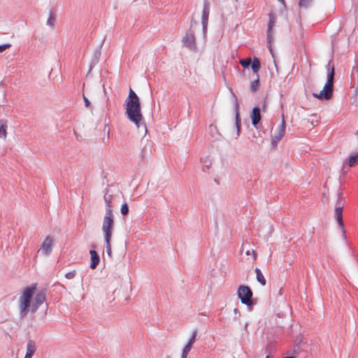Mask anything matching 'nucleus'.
<instances>
[{
	"label": "nucleus",
	"mask_w": 358,
	"mask_h": 358,
	"mask_svg": "<svg viewBox=\"0 0 358 358\" xmlns=\"http://www.w3.org/2000/svg\"><path fill=\"white\" fill-rule=\"evenodd\" d=\"M36 289V284H34L30 287L25 288L22 295L20 298V315L21 318L25 317L29 308L32 313H35L38 309L39 306L43 303L46 299V290L42 289L38 290L35 295L33 304L31 306V301L34 294Z\"/></svg>",
	"instance_id": "nucleus-1"
},
{
	"label": "nucleus",
	"mask_w": 358,
	"mask_h": 358,
	"mask_svg": "<svg viewBox=\"0 0 358 358\" xmlns=\"http://www.w3.org/2000/svg\"><path fill=\"white\" fill-rule=\"evenodd\" d=\"M125 103L126 114L128 119L134 122L138 128L142 126L143 128L146 130V126L141 113L140 99L131 88L129 89V96Z\"/></svg>",
	"instance_id": "nucleus-2"
},
{
	"label": "nucleus",
	"mask_w": 358,
	"mask_h": 358,
	"mask_svg": "<svg viewBox=\"0 0 358 358\" xmlns=\"http://www.w3.org/2000/svg\"><path fill=\"white\" fill-rule=\"evenodd\" d=\"M237 295L241 303L248 307H252L255 304L252 299L253 292L249 286L241 285L238 288Z\"/></svg>",
	"instance_id": "nucleus-3"
},
{
	"label": "nucleus",
	"mask_w": 358,
	"mask_h": 358,
	"mask_svg": "<svg viewBox=\"0 0 358 358\" xmlns=\"http://www.w3.org/2000/svg\"><path fill=\"white\" fill-rule=\"evenodd\" d=\"M114 224L115 220L113 212H106L102 225L104 237H112Z\"/></svg>",
	"instance_id": "nucleus-4"
},
{
	"label": "nucleus",
	"mask_w": 358,
	"mask_h": 358,
	"mask_svg": "<svg viewBox=\"0 0 358 358\" xmlns=\"http://www.w3.org/2000/svg\"><path fill=\"white\" fill-rule=\"evenodd\" d=\"M334 83L327 81L323 90L320 93H313V96L320 100H330L333 96Z\"/></svg>",
	"instance_id": "nucleus-5"
},
{
	"label": "nucleus",
	"mask_w": 358,
	"mask_h": 358,
	"mask_svg": "<svg viewBox=\"0 0 358 358\" xmlns=\"http://www.w3.org/2000/svg\"><path fill=\"white\" fill-rule=\"evenodd\" d=\"M334 83L327 81L323 90L320 93H313V96L320 100H330L333 96Z\"/></svg>",
	"instance_id": "nucleus-6"
},
{
	"label": "nucleus",
	"mask_w": 358,
	"mask_h": 358,
	"mask_svg": "<svg viewBox=\"0 0 358 358\" xmlns=\"http://www.w3.org/2000/svg\"><path fill=\"white\" fill-rule=\"evenodd\" d=\"M143 145L141 152V162L139 164H144L145 160H147L152 154V143L148 140H142L141 142Z\"/></svg>",
	"instance_id": "nucleus-7"
},
{
	"label": "nucleus",
	"mask_w": 358,
	"mask_h": 358,
	"mask_svg": "<svg viewBox=\"0 0 358 358\" xmlns=\"http://www.w3.org/2000/svg\"><path fill=\"white\" fill-rule=\"evenodd\" d=\"M285 128H286V122L285 120V116L282 114V122H281L280 125L279 126L278 133H277V134H275L273 136H272V138H271V145L273 148H275L277 146V144L280 141V140L285 136Z\"/></svg>",
	"instance_id": "nucleus-8"
},
{
	"label": "nucleus",
	"mask_w": 358,
	"mask_h": 358,
	"mask_svg": "<svg viewBox=\"0 0 358 358\" xmlns=\"http://www.w3.org/2000/svg\"><path fill=\"white\" fill-rule=\"evenodd\" d=\"M210 3L208 0H204L203 6L201 16V24L203 27V34L207 31V27L208 22V17L210 14Z\"/></svg>",
	"instance_id": "nucleus-9"
},
{
	"label": "nucleus",
	"mask_w": 358,
	"mask_h": 358,
	"mask_svg": "<svg viewBox=\"0 0 358 358\" xmlns=\"http://www.w3.org/2000/svg\"><path fill=\"white\" fill-rule=\"evenodd\" d=\"M182 42L189 50H194L196 49L194 32L192 29H189L187 31L185 36L182 38Z\"/></svg>",
	"instance_id": "nucleus-10"
},
{
	"label": "nucleus",
	"mask_w": 358,
	"mask_h": 358,
	"mask_svg": "<svg viewBox=\"0 0 358 358\" xmlns=\"http://www.w3.org/2000/svg\"><path fill=\"white\" fill-rule=\"evenodd\" d=\"M344 204L336 206L335 207V217L336 220L342 231L343 236L346 238L345 225L343 219V209Z\"/></svg>",
	"instance_id": "nucleus-11"
},
{
	"label": "nucleus",
	"mask_w": 358,
	"mask_h": 358,
	"mask_svg": "<svg viewBox=\"0 0 358 358\" xmlns=\"http://www.w3.org/2000/svg\"><path fill=\"white\" fill-rule=\"evenodd\" d=\"M250 119L252 124L257 129H259V123L262 119L261 110L259 106H255L252 108L250 113Z\"/></svg>",
	"instance_id": "nucleus-12"
},
{
	"label": "nucleus",
	"mask_w": 358,
	"mask_h": 358,
	"mask_svg": "<svg viewBox=\"0 0 358 358\" xmlns=\"http://www.w3.org/2000/svg\"><path fill=\"white\" fill-rule=\"evenodd\" d=\"M232 95L235 99V105H234L235 124H236V130H237V136H238L240 135L241 129V119L240 113H239V104H238V98H237L236 95L233 92H232Z\"/></svg>",
	"instance_id": "nucleus-13"
},
{
	"label": "nucleus",
	"mask_w": 358,
	"mask_h": 358,
	"mask_svg": "<svg viewBox=\"0 0 358 358\" xmlns=\"http://www.w3.org/2000/svg\"><path fill=\"white\" fill-rule=\"evenodd\" d=\"M53 243V238L51 236H48L41 245V250L43 255H49L52 252V246Z\"/></svg>",
	"instance_id": "nucleus-14"
},
{
	"label": "nucleus",
	"mask_w": 358,
	"mask_h": 358,
	"mask_svg": "<svg viewBox=\"0 0 358 358\" xmlns=\"http://www.w3.org/2000/svg\"><path fill=\"white\" fill-rule=\"evenodd\" d=\"M90 260H91L90 268L92 269H95L97 267V266L99 265V262H100L99 255L96 252V251H95L94 250H90Z\"/></svg>",
	"instance_id": "nucleus-15"
},
{
	"label": "nucleus",
	"mask_w": 358,
	"mask_h": 358,
	"mask_svg": "<svg viewBox=\"0 0 358 358\" xmlns=\"http://www.w3.org/2000/svg\"><path fill=\"white\" fill-rule=\"evenodd\" d=\"M36 350V343L34 341L29 340L27 345V352L24 357L31 358Z\"/></svg>",
	"instance_id": "nucleus-16"
},
{
	"label": "nucleus",
	"mask_w": 358,
	"mask_h": 358,
	"mask_svg": "<svg viewBox=\"0 0 358 358\" xmlns=\"http://www.w3.org/2000/svg\"><path fill=\"white\" fill-rule=\"evenodd\" d=\"M331 60L329 62L327 65L326 66V68L328 71L327 73V82L334 83V76H335V66L334 64H332L331 66Z\"/></svg>",
	"instance_id": "nucleus-17"
},
{
	"label": "nucleus",
	"mask_w": 358,
	"mask_h": 358,
	"mask_svg": "<svg viewBox=\"0 0 358 358\" xmlns=\"http://www.w3.org/2000/svg\"><path fill=\"white\" fill-rule=\"evenodd\" d=\"M107 192H108V190L106 189L104 197H103L104 201L106 203V212H108V210H109V212H113V210H112L113 206L111 205V203H112L113 196L111 194L108 195Z\"/></svg>",
	"instance_id": "nucleus-18"
},
{
	"label": "nucleus",
	"mask_w": 358,
	"mask_h": 358,
	"mask_svg": "<svg viewBox=\"0 0 358 358\" xmlns=\"http://www.w3.org/2000/svg\"><path fill=\"white\" fill-rule=\"evenodd\" d=\"M348 165L350 167H354L358 164V154L351 155L349 157L348 161L346 162L343 166Z\"/></svg>",
	"instance_id": "nucleus-19"
},
{
	"label": "nucleus",
	"mask_w": 358,
	"mask_h": 358,
	"mask_svg": "<svg viewBox=\"0 0 358 358\" xmlns=\"http://www.w3.org/2000/svg\"><path fill=\"white\" fill-rule=\"evenodd\" d=\"M273 34V31H271L270 33L266 31L267 48H268L271 54L272 55V57H274L273 50L271 45V43L274 39Z\"/></svg>",
	"instance_id": "nucleus-20"
},
{
	"label": "nucleus",
	"mask_w": 358,
	"mask_h": 358,
	"mask_svg": "<svg viewBox=\"0 0 358 358\" xmlns=\"http://www.w3.org/2000/svg\"><path fill=\"white\" fill-rule=\"evenodd\" d=\"M275 22V15L273 13H270L268 14V27H267V32L273 31V27Z\"/></svg>",
	"instance_id": "nucleus-21"
},
{
	"label": "nucleus",
	"mask_w": 358,
	"mask_h": 358,
	"mask_svg": "<svg viewBox=\"0 0 358 358\" xmlns=\"http://www.w3.org/2000/svg\"><path fill=\"white\" fill-rule=\"evenodd\" d=\"M255 271L256 273V278H257V280L262 285V286H264L266 285V280L263 275V273H262L261 270L258 268H256L255 269Z\"/></svg>",
	"instance_id": "nucleus-22"
},
{
	"label": "nucleus",
	"mask_w": 358,
	"mask_h": 358,
	"mask_svg": "<svg viewBox=\"0 0 358 358\" xmlns=\"http://www.w3.org/2000/svg\"><path fill=\"white\" fill-rule=\"evenodd\" d=\"M251 68L254 73H257L261 67L260 61L257 57H254L251 62Z\"/></svg>",
	"instance_id": "nucleus-23"
},
{
	"label": "nucleus",
	"mask_w": 358,
	"mask_h": 358,
	"mask_svg": "<svg viewBox=\"0 0 358 358\" xmlns=\"http://www.w3.org/2000/svg\"><path fill=\"white\" fill-rule=\"evenodd\" d=\"M56 20L55 15L52 9L50 10L49 17L47 20V24L50 27H54Z\"/></svg>",
	"instance_id": "nucleus-24"
},
{
	"label": "nucleus",
	"mask_w": 358,
	"mask_h": 358,
	"mask_svg": "<svg viewBox=\"0 0 358 358\" xmlns=\"http://www.w3.org/2000/svg\"><path fill=\"white\" fill-rule=\"evenodd\" d=\"M0 136H2L3 137V138H6V134H7V131H6V128H7V124H6V121H3V120H1L0 121Z\"/></svg>",
	"instance_id": "nucleus-25"
},
{
	"label": "nucleus",
	"mask_w": 358,
	"mask_h": 358,
	"mask_svg": "<svg viewBox=\"0 0 358 358\" xmlns=\"http://www.w3.org/2000/svg\"><path fill=\"white\" fill-rule=\"evenodd\" d=\"M111 238L112 237H109V238L104 237V241H105L106 248V252L110 257L111 256V254H112L111 244H110Z\"/></svg>",
	"instance_id": "nucleus-26"
},
{
	"label": "nucleus",
	"mask_w": 358,
	"mask_h": 358,
	"mask_svg": "<svg viewBox=\"0 0 358 358\" xmlns=\"http://www.w3.org/2000/svg\"><path fill=\"white\" fill-rule=\"evenodd\" d=\"M259 85V76H257V78L255 80H254L253 82H252V83L250 85V91L252 93H255L258 90Z\"/></svg>",
	"instance_id": "nucleus-27"
},
{
	"label": "nucleus",
	"mask_w": 358,
	"mask_h": 358,
	"mask_svg": "<svg viewBox=\"0 0 358 358\" xmlns=\"http://www.w3.org/2000/svg\"><path fill=\"white\" fill-rule=\"evenodd\" d=\"M201 162L203 164V166L207 169H209L212 165L211 160L208 157H204L201 158Z\"/></svg>",
	"instance_id": "nucleus-28"
},
{
	"label": "nucleus",
	"mask_w": 358,
	"mask_h": 358,
	"mask_svg": "<svg viewBox=\"0 0 358 358\" xmlns=\"http://www.w3.org/2000/svg\"><path fill=\"white\" fill-rule=\"evenodd\" d=\"M251 58L248 57L240 60V64L244 69L248 68L251 65Z\"/></svg>",
	"instance_id": "nucleus-29"
},
{
	"label": "nucleus",
	"mask_w": 358,
	"mask_h": 358,
	"mask_svg": "<svg viewBox=\"0 0 358 358\" xmlns=\"http://www.w3.org/2000/svg\"><path fill=\"white\" fill-rule=\"evenodd\" d=\"M192 345H190L189 344H186V345L184 347L183 350H182V355H181V358H186L187 356V354L189 353V352L192 349Z\"/></svg>",
	"instance_id": "nucleus-30"
},
{
	"label": "nucleus",
	"mask_w": 358,
	"mask_h": 358,
	"mask_svg": "<svg viewBox=\"0 0 358 358\" xmlns=\"http://www.w3.org/2000/svg\"><path fill=\"white\" fill-rule=\"evenodd\" d=\"M120 211L123 216L128 215L129 210V206L127 203H124L122 205Z\"/></svg>",
	"instance_id": "nucleus-31"
},
{
	"label": "nucleus",
	"mask_w": 358,
	"mask_h": 358,
	"mask_svg": "<svg viewBox=\"0 0 358 358\" xmlns=\"http://www.w3.org/2000/svg\"><path fill=\"white\" fill-rule=\"evenodd\" d=\"M196 335H197V330L195 329L192 332V335L191 338L189 339L187 344H189L190 345L192 346L193 344L194 343L195 341H196Z\"/></svg>",
	"instance_id": "nucleus-32"
},
{
	"label": "nucleus",
	"mask_w": 358,
	"mask_h": 358,
	"mask_svg": "<svg viewBox=\"0 0 358 358\" xmlns=\"http://www.w3.org/2000/svg\"><path fill=\"white\" fill-rule=\"evenodd\" d=\"M342 201H345V198L343 196V192L341 191H339L337 194V203L336 206L342 205L341 203Z\"/></svg>",
	"instance_id": "nucleus-33"
},
{
	"label": "nucleus",
	"mask_w": 358,
	"mask_h": 358,
	"mask_svg": "<svg viewBox=\"0 0 358 358\" xmlns=\"http://www.w3.org/2000/svg\"><path fill=\"white\" fill-rule=\"evenodd\" d=\"M312 2V0H299V6L303 8H307L310 3Z\"/></svg>",
	"instance_id": "nucleus-34"
},
{
	"label": "nucleus",
	"mask_w": 358,
	"mask_h": 358,
	"mask_svg": "<svg viewBox=\"0 0 358 358\" xmlns=\"http://www.w3.org/2000/svg\"><path fill=\"white\" fill-rule=\"evenodd\" d=\"M83 98L85 102V107L87 108H91V102L89 101V99L85 96L84 94H83Z\"/></svg>",
	"instance_id": "nucleus-35"
},
{
	"label": "nucleus",
	"mask_w": 358,
	"mask_h": 358,
	"mask_svg": "<svg viewBox=\"0 0 358 358\" xmlns=\"http://www.w3.org/2000/svg\"><path fill=\"white\" fill-rule=\"evenodd\" d=\"M76 275V271L73 270L72 271H70V272H68L67 273H66L65 275V277L67 278V279H73Z\"/></svg>",
	"instance_id": "nucleus-36"
},
{
	"label": "nucleus",
	"mask_w": 358,
	"mask_h": 358,
	"mask_svg": "<svg viewBox=\"0 0 358 358\" xmlns=\"http://www.w3.org/2000/svg\"><path fill=\"white\" fill-rule=\"evenodd\" d=\"M10 47H11V45L10 43H5L3 45H0V52H3L7 48H9Z\"/></svg>",
	"instance_id": "nucleus-37"
},
{
	"label": "nucleus",
	"mask_w": 358,
	"mask_h": 358,
	"mask_svg": "<svg viewBox=\"0 0 358 358\" xmlns=\"http://www.w3.org/2000/svg\"><path fill=\"white\" fill-rule=\"evenodd\" d=\"M270 348H271V347L269 345H267L266 349H265L266 353H268V355H266V358H271V357L270 355V353H271Z\"/></svg>",
	"instance_id": "nucleus-38"
},
{
	"label": "nucleus",
	"mask_w": 358,
	"mask_h": 358,
	"mask_svg": "<svg viewBox=\"0 0 358 358\" xmlns=\"http://www.w3.org/2000/svg\"><path fill=\"white\" fill-rule=\"evenodd\" d=\"M196 24H197V22L194 18H192L191 20L189 29H192V27L196 26Z\"/></svg>",
	"instance_id": "nucleus-39"
},
{
	"label": "nucleus",
	"mask_w": 358,
	"mask_h": 358,
	"mask_svg": "<svg viewBox=\"0 0 358 358\" xmlns=\"http://www.w3.org/2000/svg\"><path fill=\"white\" fill-rule=\"evenodd\" d=\"M234 312L236 314V313H240V312H239L238 309V308H234Z\"/></svg>",
	"instance_id": "nucleus-40"
},
{
	"label": "nucleus",
	"mask_w": 358,
	"mask_h": 358,
	"mask_svg": "<svg viewBox=\"0 0 358 358\" xmlns=\"http://www.w3.org/2000/svg\"><path fill=\"white\" fill-rule=\"evenodd\" d=\"M282 288H280V290H279V294L280 295H282Z\"/></svg>",
	"instance_id": "nucleus-41"
},
{
	"label": "nucleus",
	"mask_w": 358,
	"mask_h": 358,
	"mask_svg": "<svg viewBox=\"0 0 358 358\" xmlns=\"http://www.w3.org/2000/svg\"><path fill=\"white\" fill-rule=\"evenodd\" d=\"M282 358H295V357L294 356H287V357H284Z\"/></svg>",
	"instance_id": "nucleus-42"
},
{
	"label": "nucleus",
	"mask_w": 358,
	"mask_h": 358,
	"mask_svg": "<svg viewBox=\"0 0 358 358\" xmlns=\"http://www.w3.org/2000/svg\"><path fill=\"white\" fill-rule=\"evenodd\" d=\"M278 1H280L284 6H285V0H278Z\"/></svg>",
	"instance_id": "nucleus-43"
},
{
	"label": "nucleus",
	"mask_w": 358,
	"mask_h": 358,
	"mask_svg": "<svg viewBox=\"0 0 358 358\" xmlns=\"http://www.w3.org/2000/svg\"><path fill=\"white\" fill-rule=\"evenodd\" d=\"M215 128H216V127H215V126L212 125V124L210 126V129H211V130H212L213 129H215Z\"/></svg>",
	"instance_id": "nucleus-44"
},
{
	"label": "nucleus",
	"mask_w": 358,
	"mask_h": 358,
	"mask_svg": "<svg viewBox=\"0 0 358 358\" xmlns=\"http://www.w3.org/2000/svg\"><path fill=\"white\" fill-rule=\"evenodd\" d=\"M265 110H266V104L264 103V105H263V111H265Z\"/></svg>",
	"instance_id": "nucleus-45"
},
{
	"label": "nucleus",
	"mask_w": 358,
	"mask_h": 358,
	"mask_svg": "<svg viewBox=\"0 0 358 358\" xmlns=\"http://www.w3.org/2000/svg\"><path fill=\"white\" fill-rule=\"evenodd\" d=\"M103 92H104V96H106V92L105 89H103Z\"/></svg>",
	"instance_id": "nucleus-46"
},
{
	"label": "nucleus",
	"mask_w": 358,
	"mask_h": 358,
	"mask_svg": "<svg viewBox=\"0 0 358 358\" xmlns=\"http://www.w3.org/2000/svg\"><path fill=\"white\" fill-rule=\"evenodd\" d=\"M109 101V98L107 96L106 97V103L108 104V102Z\"/></svg>",
	"instance_id": "nucleus-47"
},
{
	"label": "nucleus",
	"mask_w": 358,
	"mask_h": 358,
	"mask_svg": "<svg viewBox=\"0 0 358 358\" xmlns=\"http://www.w3.org/2000/svg\"><path fill=\"white\" fill-rule=\"evenodd\" d=\"M246 255H250V252L249 251H248V252H246Z\"/></svg>",
	"instance_id": "nucleus-48"
},
{
	"label": "nucleus",
	"mask_w": 358,
	"mask_h": 358,
	"mask_svg": "<svg viewBox=\"0 0 358 358\" xmlns=\"http://www.w3.org/2000/svg\"><path fill=\"white\" fill-rule=\"evenodd\" d=\"M252 253L254 254V256H256V254L255 253V251H252Z\"/></svg>",
	"instance_id": "nucleus-49"
},
{
	"label": "nucleus",
	"mask_w": 358,
	"mask_h": 358,
	"mask_svg": "<svg viewBox=\"0 0 358 358\" xmlns=\"http://www.w3.org/2000/svg\"><path fill=\"white\" fill-rule=\"evenodd\" d=\"M92 246L93 248H94L96 247L95 245H92Z\"/></svg>",
	"instance_id": "nucleus-50"
},
{
	"label": "nucleus",
	"mask_w": 358,
	"mask_h": 358,
	"mask_svg": "<svg viewBox=\"0 0 358 358\" xmlns=\"http://www.w3.org/2000/svg\"><path fill=\"white\" fill-rule=\"evenodd\" d=\"M24 358H27V357H24Z\"/></svg>",
	"instance_id": "nucleus-51"
}]
</instances>
